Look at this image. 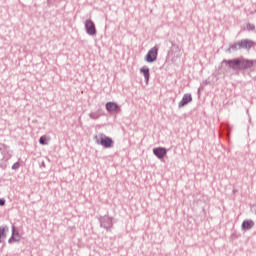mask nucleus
<instances>
[{"instance_id": "1", "label": "nucleus", "mask_w": 256, "mask_h": 256, "mask_svg": "<svg viewBox=\"0 0 256 256\" xmlns=\"http://www.w3.org/2000/svg\"><path fill=\"white\" fill-rule=\"evenodd\" d=\"M222 64L228 65L229 69L232 71L240 72V71H249V69H253V65H255L254 60H249L244 57L234 58V59H224Z\"/></svg>"}, {"instance_id": "2", "label": "nucleus", "mask_w": 256, "mask_h": 256, "mask_svg": "<svg viewBox=\"0 0 256 256\" xmlns=\"http://www.w3.org/2000/svg\"><path fill=\"white\" fill-rule=\"evenodd\" d=\"M94 139H96L97 145H102L105 149H111L113 147V139L111 137L101 134L100 139L97 136Z\"/></svg>"}, {"instance_id": "3", "label": "nucleus", "mask_w": 256, "mask_h": 256, "mask_svg": "<svg viewBox=\"0 0 256 256\" xmlns=\"http://www.w3.org/2000/svg\"><path fill=\"white\" fill-rule=\"evenodd\" d=\"M158 55H159V46H154L146 54L145 61L147 63H155V61H157Z\"/></svg>"}, {"instance_id": "4", "label": "nucleus", "mask_w": 256, "mask_h": 256, "mask_svg": "<svg viewBox=\"0 0 256 256\" xmlns=\"http://www.w3.org/2000/svg\"><path fill=\"white\" fill-rule=\"evenodd\" d=\"M99 222H100V227H102L103 229H106V231H111V229H113V218L105 215L100 217Z\"/></svg>"}, {"instance_id": "5", "label": "nucleus", "mask_w": 256, "mask_h": 256, "mask_svg": "<svg viewBox=\"0 0 256 256\" xmlns=\"http://www.w3.org/2000/svg\"><path fill=\"white\" fill-rule=\"evenodd\" d=\"M85 31L87 35H90L91 37L97 35V28L95 27V22H93V20L88 19L85 21Z\"/></svg>"}, {"instance_id": "6", "label": "nucleus", "mask_w": 256, "mask_h": 256, "mask_svg": "<svg viewBox=\"0 0 256 256\" xmlns=\"http://www.w3.org/2000/svg\"><path fill=\"white\" fill-rule=\"evenodd\" d=\"M105 107L108 113H121V106L115 102H107Z\"/></svg>"}, {"instance_id": "7", "label": "nucleus", "mask_w": 256, "mask_h": 256, "mask_svg": "<svg viewBox=\"0 0 256 256\" xmlns=\"http://www.w3.org/2000/svg\"><path fill=\"white\" fill-rule=\"evenodd\" d=\"M0 151H2L3 161H9L11 159V150L9 149V146L5 144H0Z\"/></svg>"}, {"instance_id": "8", "label": "nucleus", "mask_w": 256, "mask_h": 256, "mask_svg": "<svg viewBox=\"0 0 256 256\" xmlns=\"http://www.w3.org/2000/svg\"><path fill=\"white\" fill-rule=\"evenodd\" d=\"M153 154L158 158V159H164L165 156L167 155V148L165 147H157L153 149Z\"/></svg>"}, {"instance_id": "9", "label": "nucleus", "mask_w": 256, "mask_h": 256, "mask_svg": "<svg viewBox=\"0 0 256 256\" xmlns=\"http://www.w3.org/2000/svg\"><path fill=\"white\" fill-rule=\"evenodd\" d=\"M191 101H193V96H191V94H184L182 100L178 104L179 109L185 107V105H189Z\"/></svg>"}, {"instance_id": "10", "label": "nucleus", "mask_w": 256, "mask_h": 256, "mask_svg": "<svg viewBox=\"0 0 256 256\" xmlns=\"http://www.w3.org/2000/svg\"><path fill=\"white\" fill-rule=\"evenodd\" d=\"M7 233H9V226L2 225L0 226V243H4L7 239Z\"/></svg>"}, {"instance_id": "11", "label": "nucleus", "mask_w": 256, "mask_h": 256, "mask_svg": "<svg viewBox=\"0 0 256 256\" xmlns=\"http://www.w3.org/2000/svg\"><path fill=\"white\" fill-rule=\"evenodd\" d=\"M255 227V222L253 220H244L242 222L241 228L242 231H249Z\"/></svg>"}, {"instance_id": "12", "label": "nucleus", "mask_w": 256, "mask_h": 256, "mask_svg": "<svg viewBox=\"0 0 256 256\" xmlns=\"http://www.w3.org/2000/svg\"><path fill=\"white\" fill-rule=\"evenodd\" d=\"M242 45L243 49H245L246 51H251V48L255 45V42L249 39H242Z\"/></svg>"}, {"instance_id": "13", "label": "nucleus", "mask_w": 256, "mask_h": 256, "mask_svg": "<svg viewBox=\"0 0 256 256\" xmlns=\"http://www.w3.org/2000/svg\"><path fill=\"white\" fill-rule=\"evenodd\" d=\"M140 73H143L144 75V79H145V83H149V77H150V73H149V67L144 66L142 68H140Z\"/></svg>"}, {"instance_id": "14", "label": "nucleus", "mask_w": 256, "mask_h": 256, "mask_svg": "<svg viewBox=\"0 0 256 256\" xmlns=\"http://www.w3.org/2000/svg\"><path fill=\"white\" fill-rule=\"evenodd\" d=\"M239 45L237 42L230 44L229 48L226 50L227 53H231V51H239Z\"/></svg>"}, {"instance_id": "15", "label": "nucleus", "mask_w": 256, "mask_h": 256, "mask_svg": "<svg viewBox=\"0 0 256 256\" xmlns=\"http://www.w3.org/2000/svg\"><path fill=\"white\" fill-rule=\"evenodd\" d=\"M12 237H16V239H19L21 241V234H19V231L15 227V225H12Z\"/></svg>"}, {"instance_id": "16", "label": "nucleus", "mask_w": 256, "mask_h": 256, "mask_svg": "<svg viewBox=\"0 0 256 256\" xmlns=\"http://www.w3.org/2000/svg\"><path fill=\"white\" fill-rule=\"evenodd\" d=\"M89 117H90V119L97 120V119H99V117H101V114H99V112H91L89 114Z\"/></svg>"}, {"instance_id": "17", "label": "nucleus", "mask_w": 256, "mask_h": 256, "mask_svg": "<svg viewBox=\"0 0 256 256\" xmlns=\"http://www.w3.org/2000/svg\"><path fill=\"white\" fill-rule=\"evenodd\" d=\"M19 242H20V241H19V238L14 237V236H12V235H11V237L8 239L9 245H13V243H19Z\"/></svg>"}, {"instance_id": "18", "label": "nucleus", "mask_w": 256, "mask_h": 256, "mask_svg": "<svg viewBox=\"0 0 256 256\" xmlns=\"http://www.w3.org/2000/svg\"><path fill=\"white\" fill-rule=\"evenodd\" d=\"M40 145H47V136H41L39 138Z\"/></svg>"}, {"instance_id": "19", "label": "nucleus", "mask_w": 256, "mask_h": 256, "mask_svg": "<svg viewBox=\"0 0 256 256\" xmlns=\"http://www.w3.org/2000/svg\"><path fill=\"white\" fill-rule=\"evenodd\" d=\"M246 29H247V31H255V26L252 23H247Z\"/></svg>"}, {"instance_id": "20", "label": "nucleus", "mask_w": 256, "mask_h": 256, "mask_svg": "<svg viewBox=\"0 0 256 256\" xmlns=\"http://www.w3.org/2000/svg\"><path fill=\"white\" fill-rule=\"evenodd\" d=\"M21 167V163L16 162L12 165V170L13 171H19V168Z\"/></svg>"}, {"instance_id": "21", "label": "nucleus", "mask_w": 256, "mask_h": 256, "mask_svg": "<svg viewBox=\"0 0 256 256\" xmlns=\"http://www.w3.org/2000/svg\"><path fill=\"white\" fill-rule=\"evenodd\" d=\"M238 43V49H243V40L237 41Z\"/></svg>"}, {"instance_id": "22", "label": "nucleus", "mask_w": 256, "mask_h": 256, "mask_svg": "<svg viewBox=\"0 0 256 256\" xmlns=\"http://www.w3.org/2000/svg\"><path fill=\"white\" fill-rule=\"evenodd\" d=\"M5 205V198H0V207H4Z\"/></svg>"}]
</instances>
